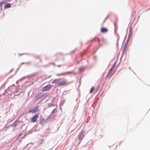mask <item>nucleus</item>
Returning <instances> with one entry per match:
<instances>
[{
    "instance_id": "f257e3e1",
    "label": "nucleus",
    "mask_w": 150,
    "mask_h": 150,
    "mask_svg": "<svg viewBox=\"0 0 150 150\" xmlns=\"http://www.w3.org/2000/svg\"><path fill=\"white\" fill-rule=\"evenodd\" d=\"M115 64H114L110 69L107 74L106 77V78H108L109 79H110V77L114 74V72L113 71L115 68Z\"/></svg>"
},
{
    "instance_id": "f03ea898",
    "label": "nucleus",
    "mask_w": 150,
    "mask_h": 150,
    "mask_svg": "<svg viewBox=\"0 0 150 150\" xmlns=\"http://www.w3.org/2000/svg\"><path fill=\"white\" fill-rule=\"evenodd\" d=\"M68 84L67 80L64 78H60V82H59L58 86H60L67 85Z\"/></svg>"
},
{
    "instance_id": "7ed1b4c3",
    "label": "nucleus",
    "mask_w": 150,
    "mask_h": 150,
    "mask_svg": "<svg viewBox=\"0 0 150 150\" xmlns=\"http://www.w3.org/2000/svg\"><path fill=\"white\" fill-rule=\"evenodd\" d=\"M52 86L50 85H47L43 87L42 89V91H49L52 88Z\"/></svg>"
},
{
    "instance_id": "20e7f679",
    "label": "nucleus",
    "mask_w": 150,
    "mask_h": 150,
    "mask_svg": "<svg viewBox=\"0 0 150 150\" xmlns=\"http://www.w3.org/2000/svg\"><path fill=\"white\" fill-rule=\"evenodd\" d=\"M38 118V114L35 115L32 117L31 119V122H35L37 121V119Z\"/></svg>"
},
{
    "instance_id": "39448f33",
    "label": "nucleus",
    "mask_w": 150,
    "mask_h": 150,
    "mask_svg": "<svg viewBox=\"0 0 150 150\" xmlns=\"http://www.w3.org/2000/svg\"><path fill=\"white\" fill-rule=\"evenodd\" d=\"M38 106H36L35 108L33 109L32 110H29L28 112L29 113L32 112L33 113H35L38 110Z\"/></svg>"
},
{
    "instance_id": "423d86ee",
    "label": "nucleus",
    "mask_w": 150,
    "mask_h": 150,
    "mask_svg": "<svg viewBox=\"0 0 150 150\" xmlns=\"http://www.w3.org/2000/svg\"><path fill=\"white\" fill-rule=\"evenodd\" d=\"M100 31L101 33H105L108 31V30L105 28H102L100 29Z\"/></svg>"
},
{
    "instance_id": "0eeeda50",
    "label": "nucleus",
    "mask_w": 150,
    "mask_h": 150,
    "mask_svg": "<svg viewBox=\"0 0 150 150\" xmlns=\"http://www.w3.org/2000/svg\"><path fill=\"white\" fill-rule=\"evenodd\" d=\"M59 82H60V78L54 80L52 81V83L57 84L59 83Z\"/></svg>"
},
{
    "instance_id": "6e6552de",
    "label": "nucleus",
    "mask_w": 150,
    "mask_h": 150,
    "mask_svg": "<svg viewBox=\"0 0 150 150\" xmlns=\"http://www.w3.org/2000/svg\"><path fill=\"white\" fill-rule=\"evenodd\" d=\"M11 6V4H6L4 7V9H7L8 8H10Z\"/></svg>"
},
{
    "instance_id": "1a4fd4ad",
    "label": "nucleus",
    "mask_w": 150,
    "mask_h": 150,
    "mask_svg": "<svg viewBox=\"0 0 150 150\" xmlns=\"http://www.w3.org/2000/svg\"><path fill=\"white\" fill-rule=\"evenodd\" d=\"M4 4H5V1H2L0 3V9H2V5Z\"/></svg>"
},
{
    "instance_id": "9d476101",
    "label": "nucleus",
    "mask_w": 150,
    "mask_h": 150,
    "mask_svg": "<svg viewBox=\"0 0 150 150\" xmlns=\"http://www.w3.org/2000/svg\"><path fill=\"white\" fill-rule=\"evenodd\" d=\"M69 73H70L69 72H65V73H62V74H58L57 75V76H62V75L66 74H69Z\"/></svg>"
},
{
    "instance_id": "9b49d317",
    "label": "nucleus",
    "mask_w": 150,
    "mask_h": 150,
    "mask_svg": "<svg viewBox=\"0 0 150 150\" xmlns=\"http://www.w3.org/2000/svg\"><path fill=\"white\" fill-rule=\"evenodd\" d=\"M18 124V123L17 122H15L13 123L12 125V126L14 127H15Z\"/></svg>"
},
{
    "instance_id": "f8f14e48",
    "label": "nucleus",
    "mask_w": 150,
    "mask_h": 150,
    "mask_svg": "<svg viewBox=\"0 0 150 150\" xmlns=\"http://www.w3.org/2000/svg\"><path fill=\"white\" fill-rule=\"evenodd\" d=\"M94 87H92L90 91V92H89L90 93H92L94 91Z\"/></svg>"
},
{
    "instance_id": "ddd939ff",
    "label": "nucleus",
    "mask_w": 150,
    "mask_h": 150,
    "mask_svg": "<svg viewBox=\"0 0 150 150\" xmlns=\"http://www.w3.org/2000/svg\"><path fill=\"white\" fill-rule=\"evenodd\" d=\"M83 135L82 134H80L79 135V140H82V138H83Z\"/></svg>"
},
{
    "instance_id": "4468645a",
    "label": "nucleus",
    "mask_w": 150,
    "mask_h": 150,
    "mask_svg": "<svg viewBox=\"0 0 150 150\" xmlns=\"http://www.w3.org/2000/svg\"><path fill=\"white\" fill-rule=\"evenodd\" d=\"M11 0H4L3 1H5V4H6L8 2L10 1Z\"/></svg>"
},
{
    "instance_id": "2eb2a0df",
    "label": "nucleus",
    "mask_w": 150,
    "mask_h": 150,
    "mask_svg": "<svg viewBox=\"0 0 150 150\" xmlns=\"http://www.w3.org/2000/svg\"><path fill=\"white\" fill-rule=\"evenodd\" d=\"M83 68H80L79 69V71L80 72L83 71Z\"/></svg>"
},
{
    "instance_id": "dca6fc26",
    "label": "nucleus",
    "mask_w": 150,
    "mask_h": 150,
    "mask_svg": "<svg viewBox=\"0 0 150 150\" xmlns=\"http://www.w3.org/2000/svg\"><path fill=\"white\" fill-rule=\"evenodd\" d=\"M56 109H54L52 111V114H54L56 112Z\"/></svg>"
},
{
    "instance_id": "f3484780",
    "label": "nucleus",
    "mask_w": 150,
    "mask_h": 150,
    "mask_svg": "<svg viewBox=\"0 0 150 150\" xmlns=\"http://www.w3.org/2000/svg\"><path fill=\"white\" fill-rule=\"evenodd\" d=\"M75 50H73V51H72L71 52V54H72V53H74L75 52Z\"/></svg>"
},
{
    "instance_id": "a211bd4d",
    "label": "nucleus",
    "mask_w": 150,
    "mask_h": 150,
    "mask_svg": "<svg viewBox=\"0 0 150 150\" xmlns=\"http://www.w3.org/2000/svg\"><path fill=\"white\" fill-rule=\"evenodd\" d=\"M61 65H58L57 66L58 67H61Z\"/></svg>"
},
{
    "instance_id": "6ab92c4d",
    "label": "nucleus",
    "mask_w": 150,
    "mask_h": 150,
    "mask_svg": "<svg viewBox=\"0 0 150 150\" xmlns=\"http://www.w3.org/2000/svg\"><path fill=\"white\" fill-rule=\"evenodd\" d=\"M98 41H99V39H98Z\"/></svg>"
}]
</instances>
